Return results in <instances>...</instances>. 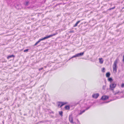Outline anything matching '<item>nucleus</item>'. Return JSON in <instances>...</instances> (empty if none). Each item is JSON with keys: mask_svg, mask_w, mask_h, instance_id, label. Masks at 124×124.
Listing matches in <instances>:
<instances>
[{"mask_svg": "<svg viewBox=\"0 0 124 124\" xmlns=\"http://www.w3.org/2000/svg\"><path fill=\"white\" fill-rule=\"evenodd\" d=\"M57 34V33L56 32V33H54V34H52L49 36L45 37L43 38L39 39V40L38 41H37L36 43L34 45V46H36L41 41L47 39L48 38L51 37L53 36L56 35V34Z\"/></svg>", "mask_w": 124, "mask_h": 124, "instance_id": "f257e3e1", "label": "nucleus"}, {"mask_svg": "<svg viewBox=\"0 0 124 124\" xmlns=\"http://www.w3.org/2000/svg\"><path fill=\"white\" fill-rule=\"evenodd\" d=\"M118 62V60L116 59L114 62L113 65V71L115 72V73L116 72L117 69V64Z\"/></svg>", "mask_w": 124, "mask_h": 124, "instance_id": "f03ea898", "label": "nucleus"}, {"mask_svg": "<svg viewBox=\"0 0 124 124\" xmlns=\"http://www.w3.org/2000/svg\"><path fill=\"white\" fill-rule=\"evenodd\" d=\"M84 54V52L79 53L76 54L75 55L72 56L71 58H72L74 57H78L82 56Z\"/></svg>", "mask_w": 124, "mask_h": 124, "instance_id": "7ed1b4c3", "label": "nucleus"}, {"mask_svg": "<svg viewBox=\"0 0 124 124\" xmlns=\"http://www.w3.org/2000/svg\"><path fill=\"white\" fill-rule=\"evenodd\" d=\"M116 86V84L115 83H111L110 85V88L111 90H113Z\"/></svg>", "mask_w": 124, "mask_h": 124, "instance_id": "20e7f679", "label": "nucleus"}, {"mask_svg": "<svg viewBox=\"0 0 124 124\" xmlns=\"http://www.w3.org/2000/svg\"><path fill=\"white\" fill-rule=\"evenodd\" d=\"M69 119L70 122L73 124L74 123L73 121V118L72 117V116L71 115H70L69 117Z\"/></svg>", "mask_w": 124, "mask_h": 124, "instance_id": "39448f33", "label": "nucleus"}, {"mask_svg": "<svg viewBox=\"0 0 124 124\" xmlns=\"http://www.w3.org/2000/svg\"><path fill=\"white\" fill-rule=\"evenodd\" d=\"M108 97L107 96H102L101 98V99L103 100H106L107 99H108Z\"/></svg>", "mask_w": 124, "mask_h": 124, "instance_id": "423d86ee", "label": "nucleus"}, {"mask_svg": "<svg viewBox=\"0 0 124 124\" xmlns=\"http://www.w3.org/2000/svg\"><path fill=\"white\" fill-rule=\"evenodd\" d=\"M99 94L98 93H95L92 95V97L95 99L97 98L99 96Z\"/></svg>", "mask_w": 124, "mask_h": 124, "instance_id": "0eeeda50", "label": "nucleus"}, {"mask_svg": "<svg viewBox=\"0 0 124 124\" xmlns=\"http://www.w3.org/2000/svg\"><path fill=\"white\" fill-rule=\"evenodd\" d=\"M90 107V106H89V107L87 108L85 110H84L82 111H80V113H79V115H81V114L82 113L84 112L86 110H87Z\"/></svg>", "mask_w": 124, "mask_h": 124, "instance_id": "6e6552de", "label": "nucleus"}, {"mask_svg": "<svg viewBox=\"0 0 124 124\" xmlns=\"http://www.w3.org/2000/svg\"><path fill=\"white\" fill-rule=\"evenodd\" d=\"M99 62L101 64H102L103 62V60L102 58H99Z\"/></svg>", "mask_w": 124, "mask_h": 124, "instance_id": "1a4fd4ad", "label": "nucleus"}, {"mask_svg": "<svg viewBox=\"0 0 124 124\" xmlns=\"http://www.w3.org/2000/svg\"><path fill=\"white\" fill-rule=\"evenodd\" d=\"M80 20H79L78 21L77 23L75 24L73 26L74 27H75L77 26L78 23L80 22Z\"/></svg>", "mask_w": 124, "mask_h": 124, "instance_id": "9d476101", "label": "nucleus"}, {"mask_svg": "<svg viewBox=\"0 0 124 124\" xmlns=\"http://www.w3.org/2000/svg\"><path fill=\"white\" fill-rule=\"evenodd\" d=\"M59 103L61 104V105H60V107H61L63 105L66 104L67 103V102H59Z\"/></svg>", "mask_w": 124, "mask_h": 124, "instance_id": "9b49d317", "label": "nucleus"}, {"mask_svg": "<svg viewBox=\"0 0 124 124\" xmlns=\"http://www.w3.org/2000/svg\"><path fill=\"white\" fill-rule=\"evenodd\" d=\"M110 73L109 72H108L106 73V77L107 78H109V77L110 76Z\"/></svg>", "mask_w": 124, "mask_h": 124, "instance_id": "f8f14e48", "label": "nucleus"}, {"mask_svg": "<svg viewBox=\"0 0 124 124\" xmlns=\"http://www.w3.org/2000/svg\"><path fill=\"white\" fill-rule=\"evenodd\" d=\"M29 3V1H26L24 3V5L26 6H27Z\"/></svg>", "mask_w": 124, "mask_h": 124, "instance_id": "ddd939ff", "label": "nucleus"}, {"mask_svg": "<svg viewBox=\"0 0 124 124\" xmlns=\"http://www.w3.org/2000/svg\"><path fill=\"white\" fill-rule=\"evenodd\" d=\"M65 108L66 110H69L70 109V107L69 106L67 105L65 107Z\"/></svg>", "mask_w": 124, "mask_h": 124, "instance_id": "4468645a", "label": "nucleus"}, {"mask_svg": "<svg viewBox=\"0 0 124 124\" xmlns=\"http://www.w3.org/2000/svg\"><path fill=\"white\" fill-rule=\"evenodd\" d=\"M15 57V56L14 55H10V56H8L7 57V58L8 59H9V58H10L13 57Z\"/></svg>", "mask_w": 124, "mask_h": 124, "instance_id": "2eb2a0df", "label": "nucleus"}, {"mask_svg": "<svg viewBox=\"0 0 124 124\" xmlns=\"http://www.w3.org/2000/svg\"><path fill=\"white\" fill-rule=\"evenodd\" d=\"M108 80L110 82H111L113 80V79L111 78H110L108 79Z\"/></svg>", "mask_w": 124, "mask_h": 124, "instance_id": "dca6fc26", "label": "nucleus"}, {"mask_svg": "<svg viewBox=\"0 0 124 124\" xmlns=\"http://www.w3.org/2000/svg\"><path fill=\"white\" fill-rule=\"evenodd\" d=\"M62 113L63 112L62 111H60L59 112L60 115L62 116Z\"/></svg>", "mask_w": 124, "mask_h": 124, "instance_id": "f3484780", "label": "nucleus"}, {"mask_svg": "<svg viewBox=\"0 0 124 124\" xmlns=\"http://www.w3.org/2000/svg\"><path fill=\"white\" fill-rule=\"evenodd\" d=\"M29 50V49H26L25 50H24V51L23 52H27L28 51V50Z\"/></svg>", "mask_w": 124, "mask_h": 124, "instance_id": "a211bd4d", "label": "nucleus"}, {"mask_svg": "<svg viewBox=\"0 0 124 124\" xmlns=\"http://www.w3.org/2000/svg\"><path fill=\"white\" fill-rule=\"evenodd\" d=\"M105 70V68H103L102 69V72H105L104 70Z\"/></svg>", "mask_w": 124, "mask_h": 124, "instance_id": "6ab92c4d", "label": "nucleus"}, {"mask_svg": "<svg viewBox=\"0 0 124 124\" xmlns=\"http://www.w3.org/2000/svg\"><path fill=\"white\" fill-rule=\"evenodd\" d=\"M106 88V85H103V87H102V89L103 90H105V89Z\"/></svg>", "mask_w": 124, "mask_h": 124, "instance_id": "aec40b11", "label": "nucleus"}, {"mask_svg": "<svg viewBox=\"0 0 124 124\" xmlns=\"http://www.w3.org/2000/svg\"><path fill=\"white\" fill-rule=\"evenodd\" d=\"M115 8V7L114 6V7H113L112 8H110L109 9H108V10H110L112 9H114Z\"/></svg>", "mask_w": 124, "mask_h": 124, "instance_id": "412c9836", "label": "nucleus"}, {"mask_svg": "<svg viewBox=\"0 0 124 124\" xmlns=\"http://www.w3.org/2000/svg\"><path fill=\"white\" fill-rule=\"evenodd\" d=\"M121 86L122 88H123L124 87V83H123L122 84Z\"/></svg>", "mask_w": 124, "mask_h": 124, "instance_id": "4be33fe9", "label": "nucleus"}, {"mask_svg": "<svg viewBox=\"0 0 124 124\" xmlns=\"http://www.w3.org/2000/svg\"><path fill=\"white\" fill-rule=\"evenodd\" d=\"M62 4V3H59L58 4H57L56 5V6H57V5H61Z\"/></svg>", "mask_w": 124, "mask_h": 124, "instance_id": "5701e85b", "label": "nucleus"}, {"mask_svg": "<svg viewBox=\"0 0 124 124\" xmlns=\"http://www.w3.org/2000/svg\"><path fill=\"white\" fill-rule=\"evenodd\" d=\"M43 68H39V71H40V70H42L43 69Z\"/></svg>", "mask_w": 124, "mask_h": 124, "instance_id": "b1692460", "label": "nucleus"}, {"mask_svg": "<svg viewBox=\"0 0 124 124\" xmlns=\"http://www.w3.org/2000/svg\"><path fill=\"white\" fill-rule=\"evenodd\" d=\"M77 121H78V124H80V122L79 121V120H78V119H77Z\"/></svg>", "mask_w": 124, "mask_h": 124, "instance_id": "393cba45", "label": "nucleus"}, {"mask_svg": "<svg viewBox=\"0 0 124 124\" xmlns=\"http://www.w3.org/2000/svg\"><path fill=\"white\" fill-rule=\"evenodd\" d=\"M123 61L124 62V55H123Z\"/></svg>", "mask_w": 124, "mask_h": 124, "instance_id": "a878e982", "label": "nucleus"}, {"mask_svg": "<svg viewBox=\"0 0 124 124\" xmlns=\"http://www.w3.org/2000/svg\"><path fill=\"white\" fill-rule=\"evenodd\" d=\"M109 102V101H107V102H103V103H108Z\"/></svg>", "mask_w": 124, "mask_h": 124, "instance_id": "bb28decb", "label": "nucleus"}, {"mask_svg": "<svg viewBox=\"0 0 124 124\" xmlns=\"http://www.w3.org/2000/svg\"><path fill=\"white\" fill-rule=\"evenodd\" d=\"M3 124L4 123V121H3Z\"/></svg>", "mask_w": 124, "mask_h": 124, "instance_id": "cd10ccee", "label": "nucleus"}, {"mask_svg": "<svg viewBox=\"0 0 124 124\" xmlns=\"http://www.w3.org/2000/svg\"><path fill=\"white\" fill-rule=\"evenodd\" d=\"M58 106H59L60 105V104H58Z\"/></svg>", "mask_w": 124, "mask_h": 124, "instance_id": "c85d7f7f", "label": "nucleus"}, {"mask_svg": "<svg viewBox=\"0 0 124 124\" xmlns=\"http://www.w3.org/2000/svg\"><path fill=\"white\" fill-rule=\"evenodd\" d=\"M124 9V7H123V8H122V9Z\"/></svg>", "mask_w": 124, "mask_h": 124, "instance_id": "c756f323", "label": "nucleus"}, {"mask_svg": "<svg viewBox=\"0 0 124 124\" xmlns=\"http://www.w3.org/2000/svg\"><path fill=\"white\" fill-rule=\"evenodd\" d=\"M117 93H115V94H116Z\"/></svg>", "mask_w": 124, "mask_h": 124, "instance_id": "7c9ffc66", "label": "nucleus"}, {"mask_svg": "<svg viewBox=\"0 0 124 124\" xmlns=\"http://www.w3.org/2000/svg\"><path fill=\"white\" fill-rule=\"evenodd\" d=\"M65 4V3H63V4Z\"/></svg>", "mask_w": 124, "mask_h": 124, "instance_id": "2f4dec72", "label": "nucleus"}, {"mask_svg": "<svg viewBox=\"0 0 124 124\" xmlns=\"http://www.w3.org/2000/svg\"><path fill=\"white\" fill-rule=\"evenodd\" d=\"M43 122V121H42L41 122Z\"/></svg>", "mask_w": 124, "mask_h": 124, "instance_id": "473e14b6", "label": "nucleus"}]
</instances>
